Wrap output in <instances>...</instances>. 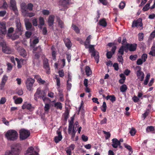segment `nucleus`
Returning a JSON list of instances; mask_svg holds the SVG:
<instances>
[{
    "instance_id": "obj_23",
    "label": "nucleus",
    "mask_w": 155,
    "mask_h": 155,
    "mask_svg": "<svg viewBox=\"0 0 155 155\" xmlns=\"http://www.w3.org/2000/svg\"><path fill=\"white\" fill-rule=\"evenodd\" d=\"M68 3V0H61L59 2V5L64 7H66Z\"/></svg>"
},
{
    "instance_id": "obj_5",
    "label": "nucleus",
    "mask_w": 155,
    "mask_h": 155,
    "mask_svg": "<svg viewBox=\"0 0 155 155\" xmlns=\"http://www.w3.org/2000/svg\"><path fill=\"white\" fill-rule=\"evenodd\" d=\"M33 5L31 3H29L27 5L23 2L21 4V12L22 13H25V12H28V11H31L33 10Z\"/></svg>"
},
{
    "instance_id": "obj_45",
    "label": "nucleus",
    "mask_w": 155,
    "mask_h": 155,
    "mask_svg": "<svg viewBox=\"0 0 155 155\" xmlns=\"http://www.w3.org/2000/svg\"><path fill=\"white\" fill-rule=\"evenodd\" d=\"M14 28L12 27H11L8 29V31L7 35L9 37H11L12 36V35H11V33H12L14 31Z\"/></svg>"
},
{
    "instance_id": "obj_7",
    "label": "nucleus",
    "mask_w": 155,
    "mask_h": 155,
    "mask_svg": "<svg viewBox=\"0 0 155 155\" xmlns=\"http://www.w3.org/2000/svg\"><path fill=\"white\" fill-rule=\"evenodd\" d=\"M147 58V55L146 54H143L141 57V58L138 59L137 61V65H141L143 62H145Z\"/></svg>"
},
{
    "instance_id": "obj_43",
    "label": "nucleus",
    "mask_w": 155,
    "mask_h": 155,
    "mask_svg": "<svg viewBox=\"0 0 155 155\" xmlns=\"http://www.w3.org/2000/svg\"><path fill=\"white\" fill-rule=\"evenodd\" d=\"M57 21L58 23V26L61 28H63L64 27V23L63 21L59 18H58Z\"/></svg>"
},
{
    "instance_id": "obj_58",
    "label": "nucleus",
    "mask_w": 155,
    "mask_h": 155,
    "mask_svg": "<svg viewBox=\"0 0 155 155\" xmlns=\"http://www.w3.org/2000/svg\"><path fill=\"white\" fill-rule=\"evenodd\" d=\"M124 146L126 148L129 150L130 151L132 152V148L130 146L127 144L125 143L124 144Z\"/></svg>"
},
{
    "instance_id": "obj_59",
    "label": "nucleus",
    "mask_w": 155,
    "mask_h": 155,
    "mask_svg": "<svg viewBox=\"0 0 155 155\" xmlns=\"http://www.w3.org/2000/svg\"><path fill=\"white\" fill-rule=\"evenodd\" d=\"M99 2L103 5H106L108 4L107 0H99Z\"/></svg>"
},
{
    "instance_id": "obj_4",
    "label": "nucleus",
    "mask_w": 155,
    "mask_h": 155,
    "mask_svg": "<svg viewBox=\"0 0 155 155\" xmlns=\"http://www.w3.org/2000/svg\"><path fill=\"white\" fill-rule=\"evenodd\" d=\"M19 138L21 140H23L27 139L30 135L29 130L24 128L21 129L19 131Z\"/></svg>"
},
{
    "instance_id": "obj_18",
    "label": "nucleus",
    "mask_w": 155,
    "mask_h": 155,
    "mask_svg": "<svg viewBox=\"0 0 155 155\" xmlns=\"http://www.w3.org/2000/svg\"><path fill=\"white\" fill-rule=\"evenodd\" d=\"M57 132L58 136H56L54 137V141L56 143H58L59 141H61L62 138L61 132L57 131Z\"/></svg>"
},
{
    "instance_id": "obj_39",
    "label": "nucleus",
    "mask_w": 155,
    "mask_h": 155,
    "mask_svg": "<svg viewBox=\"0 0 155 155\" xmlns=\"http://www.w3.org/2000/svg\"><path fill=\"white\" fill-rule=\"evenodd\" d=\"M15 60L17 61L18 64V66L19 67H21V63L23 61H25L24 60L20 59V60L18 58H15Z\"/></svg>"
},
{
    "instance_id": "obj_35",
    "label": "nucleus",
    "mask_w": 155,
    "mask_h": 155,
    "mask_svg": "<svg viewBox=\"0 0 155 155\" xmlns=\"http://www.w3.org/2000/svg\"><path fill=\"white\" fill-rule=\"evenodd\" d=\"M0 45L2 48L7 45L6 42L2 37H0Z\"/></svg>"
},
{
    "instance_id": "obj_27",
    "label": "nucleus",
    "mask_w": 155,
    "mask_h": 155,
    "mask_svg": "<svg viewBox=\"0 0 155 155\" xmlns=\"http://www.w3.org/2000/svg\"><path fill=\"white\" fill-rule=\"evenodd\" d=\"M146 131L147 132H151L154 133L155 132L154 127L152 126H148L146 128Z\"/></svg>"
},
{
    "instance_id": "obj_53",
    "label": "nucleus",
    "mask_w": 155,
    "mask_h": 155,
    "mask_svg": "<svg viewBox=\"0 0 155 155\" xmlns=\"http://www.w3.org/2000/svg\"><path fill=\"white\" fill-rule=\"evenodd\" d=\"M16 93L19 96H21L23 94V91L22 89H18L16 91Z\"/></svg>"
},
{
    "instance_id": "obj_9",
    "label": "nucleus",
    "mask_w": 155,
    "mask_h": 155,
    "mask_svg": "<svg viewBox=\"0 0 155 155\" xmlns=\"http://www.w3.org/2000/svg\"><path fill=\"white\" fill-rule=\"evenodd\" d=\"M142 19L140 18L136 21L135 20L133 21L132 23V27H138L139 26L142 27Z\"/></svg>"
},
{
    "instance_id": "obj_62",
    "label": "nucleus",
    "mask_w": 155,
    "mask_h": 155,
    "mask_svg": "<svg viewBox=\"0 0 155 155\" xmlns=\"http://www.w3.org/2000/svg\"><path fill=\"white\" fill-rule=\"evenodd\" d=\"M136 130L134 128H132L130 131V133L132 136H134L136 133Z\"/></svg>"
},
{
    "instance_id": "obj_22",
    "label": "nucleus",
    "mask_w": 155,
    "mask_h": 155,
    "mask_svg": "<svg viewBox=\"0 0 155 155\" xmlns=\"http://www.w3.org/2000/svg\"><path fill=\"white\" fill-rule=\"evenodd\" d=\"M13 99L15 100V103L16 104H20L23 101V99L21 97L17 98V96H14Z\"/></svg>"
},
{
    "instance_id": "obj_24",
    "label": "nucleus",
    "mask_w": 155,
    "mask_h": 155,
    "mask_svg": "<svg viewBox=\"0 0 155 155\" xmlns=\"http://www.w3.org/2000/svg\"><path fill=\"white\" fill-rule=\"evenodd\" d=\"M43 66L45 68H48L49 64L48 60L46 58H44L43 60Z\"/></svg>"
},
{
    "instance_id": "obj_16",
    "label": "nucleus",
    "mask_w": 155,
    "mask_h": 155,
    "mask_svg": "<svg viewBox=\"0 0 155 155\" xmlns=\"http://www.w3.org/2000/svg\"><path fill=\"white\" fill-rule=\"evenodd\" d=\"M112 140V145L113 147L114 148H117L118 145H120V141L116 138L113 139Z\"/></svg>"
},
{
    "instance_id": "obj_37",
    "label": "nucleus",
    "mask_w": 155,
    "mask_h": 155,
    "mask_svg": "<svg viewBox=\"0 0 155 155\" xmlns=\"http://www.w3.org/2000/svg\"><path fill=\"white\" fill-rule=\"evenodd\" d=\"M39 42V40L38 38H36L34 39L32 43L31 44L30 46L32 48H34L35 46V45L38 43Z\"/></svg>"
},
{
    "instance_id": "obj_64",
    "label": "nucleus",
    "mask_w": 155,
    "mask_h": 155,
    "mask_svg": "<svg viewBox=\"0 0 155 155\" xmlns=\"http://www.w3.org/2000/svg\"><path fill=\"white\" fill-rule=\"evenodd\" d=\"M155 37V31H153L150 35L149 37V39H153Z\"/></svg>"
},
{
    "instance_id": "obj_26",
    "label": "nucleus",
    "mask_w": 155,
    "mask_h": 155,
    "mask_svg": "<svg viewBox=\"0 0 155 155\" xmlns=\"http://www.w3.org/2000/svg\"><path fill=\"white\" fill-rule=\"evenodd\" d=\"M54 107L57 109H59L61 110L62 109V104L59 102L55 103L54 105Z\"/></svg>"
},
{
    "instance_id": "obj_15",
    "label": "nucleus",
    "mask_w": 155,
    "mask_h": 155,
    "mask_svg": "<svg viewBox=\"0 0 155 155\" xmlns=\"http://www.w3.org/2000/svg\"><path fill=\"white\" fill-rule=\"evenodd\" d=\"M0 25L1 26V31L2 34H6L7 32V31L5 23L4 22H0Z\"/></svg>"
},
{
    "instance_id": "obj_60",
    "label": "nucleus",
    "mask_w": 155,
    "mask_h": 155,
    "mask_svg": "<svg viewBox=\"0 0 155 155\" xmlns=\"http://www.w3.org/2000/svg\"><path fill=\"white\" fill-rule=\"evenodd\" d=\"M42 14L44 15H48L50 14V12L49 10H43L42 11Z\"/></svg>"
},
{
    "instance_id": "obj_32",
    "label": "nucleus",
    "mask_w": 155,
    "mask_h": 155,
    "mask_svg": "<svg viewBox=\"0 0 155 155\" xmlns=\"http://www.w3.org/2000/svg\"><path fill=\"white\" fill-rule=\"evenodd\" d=\"M22 14L25 16L29 17H32L35 15L34 13L33 12H29L28 11L25 12V13H23Z\"/></svg>"
},
{
    "instance_id": "obj_48",
    "label": "nucleus",
    "mask_w": 155,
    "mask_h": 155,
    "mask_svg": "<svg viewBox=\"0 0 155 155\" xmlns=\"http://www.w3.org/2000/svg\"><path fill=\"white\" fill-rule=\"evenodd\" d=\"M114 54L110 51H107L106 54L107 57L108 59L110 58Z\"/></svg>"
},
{
    "instance_id": "obj_31",
    "label": "nucleus",
    "mask_w": 155,
    "mask_h": 155,
    "mask_svg": "<svg viewBox=\"0 0 155 155\" xmlns=\"http://www.w3.org/2000/svg\"><path fill=\"white\" fill-rule=\"evenodd\" d=\"M16 26L17 28L19 31H22L23 30L21 26V24L20 22L18 21L16 22Z\"/></svg>"
},
{
    "instance_id": "obj_30",
    "label": "nucleus",
    "mask_w": 155,
    "mask_h": 155,
    "mask_svg": "<svg viewBox=\"0 0 155 155\" xmlns=\"http://www.w3.org/2000/svg\"><path fill=\"white\" fill-rule=\"evenodd\" d=\"M120 77L121 78L119 80V82L120 84H122L124 83L126 78L123 74H121Z\"/></svg>"
},
{
    "instance_id": "obj_11",
    "label": "nucleus",
    "mask_w": 155,
    "mask_h": 155,
    "mask_svg": "<svg viewBox=\"0 0 155 155\" xmlns=\"http://www.w3.org/2000/svg\"><path fill=\"white\" fill-rule=\"evenodd\" d=\"M136 73L138 78L141 81H143L144 77V74L143 72L140 69H139L137 71Z\"/></svg>"
},
{
    "instance_id": "obj_21",
    "label": "nucleus",
    "mask_w": 155,
    "mask_h": 155,
    "mask_svg": "<svg viewBox=\"0 0 155 155\" xmlns=\"http://www.w3.org/2000/svg\"><path fill=\"white\" fill-rule=\"evenodd\" d=\"M64 41L66 46L68 49H70L72 46V43L70 39L68 38H64Z\"/></svg>"
},
{
    "instance_id": "obj_8",
    "label": "nucleus",
    "mask_w": 155,
    "mask_h": 155,
    "mask_svg": "<svg viewBox=\"0 0 155 155\" xmlns=\"http://www.w3.org/2000/svg\"><path fill=\"white\" fill-rule=\"evenodd\" d=\"M10 6L12 8V10L15 14L18 15V12L16 6V2L15 0H10Z\"/></svg>"
},
{
    "instance_id": "obj_41",
    "label": "nucleus",
    "mask_w": 155,
    "mask_h": 155,
    "mask_svg": "<svg viewBox=\"0 0 155 155\" xmlns=\"http://www.w3.org/2000/svg\"><path fill=\"white\" fill-rule=\"evenodd\" d=\"M107 106L105 102H104L103 105L101 107V110L103 112H105L106 111Z\"/></svg>"
},
{
    "instance_id": "obj_36",
    "label": "nucleus",
    "mask_w": 155,
    "mask_h": 155,
    "mask_svg": "<svg viewBox=\"0 0 155 155\" xmlns=\"http://www.w3.org/2000/svg\"><path fill=\"white\" fill-rule=\"evenodd\" d=\"M107 100L110 99L112 102L116 100V98L114 95L107 96L106 97Z\"/></svg>"
},
{
    "instance_id": "obj_51",
    "label": "nucleus",
    "mask_w": 155,
    "mask_h": 155,
    "mask_svg": "<svg viewBox=\"0 0 155 155\" xmlns=\"http://www.w3.org/2000/svg\"><path fill=\"white\" fill-rule=\"evenodd\" d=\"M103 132L105 135V139L106 140L108 139L110 137V134L109 132H106L105 131H104Z\"/></svg>"
},
{
    "instance_id": "obj_1",
    "label": "nucleus",
    "mask_w": 155,
    "mask_h": 155,
    "mask_svg": "<svg viewBox=\"0 0 155 155\" xmlns=\"http://www.w3.org/2000/svg\"><path fill=\"white\" fill-rule=\"evenodd\" d=\"M91 38V35L87 37L84 42V46L86 48L89 49V51L91 54V57H94L95 61H96V51L94 49V45H90Z\"/></svg>"
},
{
    "instance_id": "obj_54",
    "label": "nucleus",
    "mask_w": 155,
    "mask_h": 155,
    "mask_svg": "<svg viewBox=\"0 0 155 155\" xmlns=\"http://www.w3.org/2000/svg\"><path fill=\"white\" fill-rule=\"evenodd\" d=\"M117 60L119 62H121L122 64H123V57H122V55H118V57L117 58Z\"/></svg>"
},
{
    "instance_id": "obj_47",
    "label": "nucleus",
    "mask_w": 155,
    "mask_h": 155,
    "mask_svg": "<svg viewBox=\"0 0 155 155\" xmlns=\"http://www.w3.org/2000/svg\"><path fill=\"white\" fill-rule=\"evenodd\" d=\"M85 72L86 75L89 76L91 75L92 73L91 71V68H85Z\"/></svg>"
},
{
    "instance_id": "obj_46",
    "label": "nucleus",
    "mask_w": 155,
    "mask_h": 155,
    "mask_svg": "<svg viewBox=\"0 0 155 155\" xmlns=\"http://www.w3.org/2000/svg\"><path fill=\"white\" fill-rule=\"evenodd\" d=\"M72 27L73 28V29L77 33H79L80 30L78 27L74 24L72 25Z\"/></svg>"
},
{
    "instance_id": "obj_25",
    "label": "nucleus",
    "mask_w": 155,
    "mask_h": 155,
    "mask_svg": "<svg viewBox=\"0 0 155 155\" xmlns=\"http://www.w3.org/2000/svg\"><path fill=\"white\" fill-rule=\"evenodd\" d=\"M63 116L64 118V120L65 122H66L69 116V112L68 110L65 111L64 113Z\"/></svg>"
},
{
    "instance_id": "obj_61",
    "label": "nucleus",
    "mask_w": 155,
    "mask_h": 155,
    "mask_svg": "<svg viewBox=\"0 0 155 155\" xmlns=\"http://www.w3.org/2000/svg\"><path fill=\"white\" fill-rule=\"evenodd\" d=\"M81 138L85 142L87 141L88 140V138L87 137V136H85L84 134H83L82 135Z\"/></svg>"
},
{
    "instance_id": "obj_14",
    "label": "nucleus",
    "mask_w": 155,
    "mask_h": 155,
    "mask_svg": "<svg viewBox=\"0 0 155 155\" xmlns=\"http://www.w3.org/2000/svg\"><path fill=\"white\" fill-rule=\"evenodd\" d=\"M126 47L127 49H129L130 51H134L136 49L137 44H127Z\"/></svg>"
},
{
    "instance_id": "obj_63",
    "label": "nucleus",
    "mask_w": 155,
    "mask_h": 155,
    "mask_svg": "<svg viewBox=\"0 0 155 155\" xmlns=\"http://www.w3.org/2000/svg\"><path fill=\"white\" fill-rule=\"evenodd\" d=\"M58 73L60 77H63L64 76V71L63 70L59 71Z\"/></svg>"
},
{
    "instance_id": "obj_44",
    "label": "nucleus",
    "mask_w": 155,
    "mask_h": 155,
    "mask_svg": "<svg viewBox=\"0 0 155 155\" xmlns=\"http://www.w3.org/2000/svg\"><path fill=\"white\" fill-rule=\"evenodd\" d=\"M138 40L140 41L143 40L144 37V34L143 33H140L138 34Z\"/></svg>"
},
{
    "instance_id": "obj_2",
    "label": "nucleus",
    "mask_w": 155,
    "mask_h": 155,
    "mask_svg": "<svg viewBox=\"0 0 155 155\" xmlns=\"http://www.w3.org/2000/svg\"><path fill=\"white\" fill-rule=\"evenodd\" d=\"M46 96V94L44 91L38 88L34 95V99L37 101L38 99H42L44 101H45L47 99Z\"/></svg>"
},
{
    "instance_id": "obj_3",
    "label": "nucleus",
    "mask_w": 155,
    "mask_h": 155,
    "mask_svg": "<svg viewBox=\"0 0 155 155\" xmlns=\"http://www.w3.org/2000/svg\"><path fill=\"white\" fill-rule=\"evenodd\" d=\"M18 135V133L15 130H10L7 131L5 135L8 140L14 141L17 139Z\"/></svg>"
},
{
    "instance_id": "obj_29",
    "label": "nucleus",
    "mask_w": 155,
    "mask_h": 155,
    "mask_svg": "<svg viewBox=\"0 0 155 155\" xmlns=\"http://www.w3.org/2000/svg\"><path fill=\"white\" fill-rule=\"evenodd\" d=\"M25 24L27 30H29L31 28L32 26V24L28 21H25Z\"/></svg>"
},
{
    "instance_id": "obj_38",
    "label": "nucleus",
    "mask_w": 155,
    "mask_h": 155,
    "mask_svg": "<svg viewBox=\"0 0 155 155\" xmlns=\"http://www.w3.org/2000/svg\"><path fill=\"white\" fill-rule=\"evenodd\" d=\"M127 89V87L126 85L124 84L122 85L120 87V90L121 92H125Z\"/></svg>"
},
{
    "instance_id": "obj_34",
    "label": "nucleus",
    "mask_w": 155,
    "mask_h": 155,
    "mask_svg": "<svg viewBox=\"0 0 155 155\" xmlns=\"http://www.w3.org/2000/svg\"><path fill=\"white\" fill-rule=\"evenodd\" d=\"M126 46H122L119 49L118 51V52L121 55H122L124 53V51L126 50Z\"/></svg>"
},
{
    "instance_id": "obj_56",
    "label": "nucleus",
    "mask_w": 155,
    "mask_h": 155,
    "mask_svg": "<svg viewBox=\"0 0 155 155\" xmlns=\"http://www.w3.org/2000/svg\"><path fill=\"white\" fill-rule=\"evenodd\" d=\"M50 109L49 104L48 103L45 104L44 107V110L45 111H48Z\"/></svg>"
},
{
    "instance_id": "obj_17",
    "label": "nucleus",
    "mask_w": 155,
    "mask_h": 155,
    "mask_svg": "<svg viewBox=\"0 0 155 155\" xmlns=\"http://www.w3.org/2000/svg\"><path fill=\"white\" fill-rule=\"evenodd\" d=\"M8 79V77L6 75H4L2 79L1 84V89L2 90Z\"/></svg>"
},
{
    "instance_id": "obj_49",
    "label": "nucleus",
    "mask_w": 155,
    "mask_h": 155,
    "mask_svg": "<svg viewBox=\"0 0 155 155\" xmlns=\"http://www.w3.org/2000/svg\"><path fill=\"white\" fill-rule=\"evenodd\" d=\"M150 6V3H147L143 8V10L144 11H147L149 8Z\"/></svg>"
},
{
    "instance_id": "obj_6",
    "label": "nucleus",
    "mask_w": 155,
    "mask_h": 155,
    "mask_svg": "<svg viewBox=\"0 0 155 155\" xmlns=\"http://www.w3.org/2000/svg\"><path fill=\"white\" fill-rule=\"evenodd\" d=\"M35 81V80L31 78H28L27 79L26 81L25 84L28 90L29 91L32 90V87Z\"/></svg>"
},
{
    "instance_id": "obj_52",
    "label": "nucleus",
    "mask_w": 155,
    "mask_h": 155,
    "mask_svg": "<svg viewBox=\"0 0 155 155\" xmlns=\"http://www.w3.org/2000/svg\"><path fill=\"white\" fill-rule=\"evenodd\" d=\"M2 121L3 123L5 124L6 125L9 126V122L7 121L5 117L2 118Z\"/></svg>"
},
{
    "instance_id": "obj_19",
    "label": "nucleus",
    "mask_w": 155,
    "mask_h": 155,
    "mask_svg": "<svg viewBox=\"0 0 155 155\" xmlns=\"http://www.w3.org/2000/svg\"><path fill=\"white\" fill-rule=\"evenodd\" d=\"M54 19V16L53 15H50L49 17L48 20V24L49 26L53 25Z\"/></svg>"
},
{
    "instance_id": "obj_20",
    "label": "nucleus",
    "mask_w": 155,
    "mask_h": 155,
    "mask_svg": "<svg viewBox=\"0 0 155 155\" xmlns=\"http://www.w3.org/2000/svg\"><path fill=\"white\" fill-rule=\"evenodd\" d=\"M2 51L3 52L7 54H10L12 53L11 48L7 45L2 48Z\"/></svg>"
},
{
    "instance_id": "obj_55",
    "label": "nucleus",
    "mask_w": 155,
    "mask_h": 155,
    "mask_svg": "<svg viewBox=\"0 0 155 155\" xmlns=\"http://www.w3.org/2000/svg\"><path fill=\"white\" fill-rule=\"evenodd\" d=\"M39 22L40 25H44L45 22L43 18L40 17L39 18Z\"/></svg>"
},
{
    "instance_id": "obj_12",
    "label": "nucleus",
    "mask_w": 155,
    "mask_h": 155,
    "mask_svg": "<svg viewBox=\"0 0 155 155\" xmlns=\"http://www.w3.org/2000/svg\"><path fill=\"white\" fill-rule=\"evenodd\" d=\"M75 147L74 144H71L68 147L65 149V150L67 153V155H71V151L74 149Z\"/></svg>"
},
{
    "instance_id": "obj_57",
    "label": "nucleus",
    "mask_w": 155,
    "mask_h": 155,
    "mask_svg": "<svg viewBox=\"0 0 155 155\" xmlns=\"http://www.w3.org/2000/svg\"><path fill=\"white\" fill-rule=\"evenodd\" d=\"M6 101V99L5 97H2L0 100V104H4Z\"/></svg>"
},
{
    "instance_id": "obj_40",
    "label": "nucleus",
    "mask_w": 155,
    "mask_h": 155,
    "mask_svg": "<svg viewBox=\"0 0 155 155\" xmlns=\"http://www.w3.org/2000/svg\"><path fill=\"white\" fill-rule=\"evenodd\" d=\"M55 79H56L57 82V85L58 87H60L61 85V83L60 81V78L58 77V75H55Z\"/></svg>"
},
{
    "instance_id": "obj_10",
    "label": "nucleus",
    "mask_w": 155,
    "mask_h": 155,
    "mask_svg": "<svg viewBox=\"0 0 155 155\" xmlns=\"http://www.w3.org/2000/svg\"><path fill=\"white\" fill-rule=\"evenodd\" d=\"M33 147H29L26 151V155H38V153L35 151H34Z\"/></svg>"
},
{
    "instance_id": "obj_33",
    "label": "nucleus",
    "mask_w": 155,
    "mask_h": 155,
    "mask_svg": "<svg viewBox=\"0 0 155 155\" xmlns=\"http://www.w3.org/2000/svg\"><path fill=\"white\" fill-rule=\"evenodd\" d=\"M150 73H148L147 74L146 77H145V80L144 81L143 84L145 85H146L147 84L149 80L150 79Z\"/></svg>"
},
{
    "instance_id": "obj_42",
    "label": "nucleus",
    "mask_w": 155,
    "mask_h": 155,
    "mask_svg": "<svg viewBox=\"0 0 155 155\" xmlns=\"http://www.w3.org/2000/svg\"><path fill=\"white\" fill-rule=\"evenodd\" d=\"M19 53L20 55L23 57H25L26 55V51L24 49H21V50L19 51Z\"/></svg>"
},
{
    "instance_id": "obj_13",
    "label": "nucleus",
    "mask_w": 155,
    "mask_h": 155,
    "mask_svg": "<svg viewBox=\"0 0 155 155\" xmlns=\"http://www.w3.org/2000/svg\"><path fill=\"white\" fill-rule=\"evenodd\" d=\"M22 108L23 109H27L28 110H31L34 107H32L31 104L28 103L27 102H25L22 106Z\"/></svg>"
},
{
    "instance_id": "obj_50",
    "label": "nucleus",
    "mask_w": 155,
    "mask_h": 155,
    "mask_svg": "<svg viewBox=\"0 0 155 155\" xmlns=\"http://www.w3.org/2000/svg\"><path fill=\"white\" fill-rule=\"evenodd\" d=\"M125 5V3L124 2H121L119 5V8L121 9H123L124 8Z\"/></svg>"
},
{
    "instance_id": "obj_28",
    "label": "nucleus",
    "mask_w": 155,
    "mask_h": 155,
    "mask_svg": "<svg viewBox=\"0 0 155 155\" xmlns=\"http://www.w3.org/2000/svg\"><path fill=\"white\" fill-rule=\"evenodd\" d=\"M99 25L104 27L107 26V23L104 19H102L100 20L99 22Z\"/></svg>"
}]
</instances>
